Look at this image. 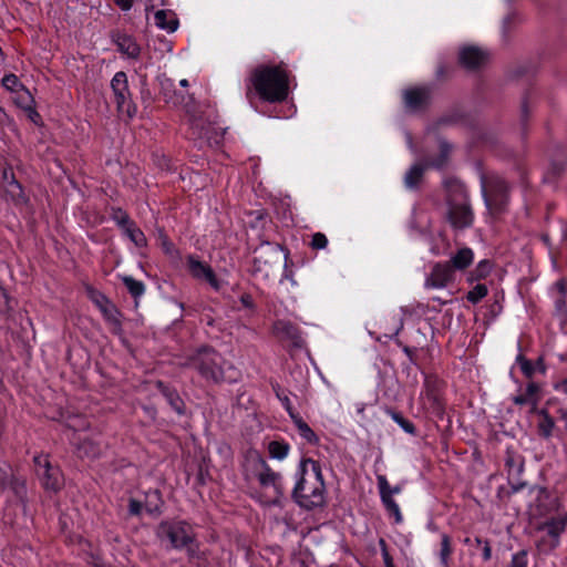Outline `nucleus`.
Returning <instances> with one entry per match:
<instances>
[{
	"mask_svg": "<svg viewBox=\"0 0 567 567\" xmlns=\"http://www.w3.org/2000/svg\"><path fill=\"white\" fill-rule=\"evenodd\" d=\"M290 446L284 441H271L268 444V452L272 458L284 460L289 453Z\"/></svg>",
	"mask_w": 567,
	"mask_h": 567,
	"instance_id": "obj_32",
	"label": "nucleus"
},
{
	"mask_svg": "<svg viewBox=\"0 0 567 567\" xmlns=\"http://www.w3.org/2000/svg\"><path fill=\"white\" fill-rule=\"evenodd\" d=\"M561 239L567 241V224L561 229Z\"/></svg>",
	"mask_w": 567,
	"mask_h": 567,
	"instance_id": "obj_59",
	"label": "nucleus"
},
{
	"mask_svg": "<svg viewBox=\"0 0 567 567\" xmlns=\"http://www.w3.org/2000/svg\"><path fill=\"white\" fill-rule=\"evenodd\" d=\"M256 94L269 103L285 101L289 94V76L286 66L261 64L255 68L247 80L246 97L251 102Z\"/></svg>",
	"mask_w": 567,
	"mask_h": 567,
	"instance_id": "obj_1",
	"label": "nucleus"
},
{
	"mask_svg": "<svg viewBox=\"0 0 567 567\" xmlns=\"http://www.w3.org/2000/svg\"><path fill=\"white\" fill-rule=\"evenodd\" d=\"M455 199L449 197L447 219L454 228H466L473 223V212L467 200L465 188L460 183H455Z\"/></svg>",
	"mask_w": 567,
	"mask_h": 567,
	"instance_id": "obj_5",
	"label": "nucleus"
},
{
	"mask_svg": "<svg viewBox=\"0 0 567 567\" xmlns=\"http://www.w3.org/2000/svg\"><path fill=\"white\" fill-rule=\"evenodd\" d=\"M505 466L507 468L508 476H514L519 475L523 472L524 464L517 454L507 451Z\"/></svg>",
	"mask_w": 567,
	"mask_h": 567,
	"instance_id": "obj_29",
	"label": "nucleus"
},
{
	"mask_svg": "<svg viewBox=\"0 0 567 567\" xmlns=\"http://www.w3.org/2000/svg\"><path fill=\"white\" fill-rule=\"evenodd\" d=\"M455 279V272L450 262H435L426 276L424 287L427 289H444Z\"/></svg>",
	"mask_w": 567,
	"mask_h": 567,
	"instance_id": "obj_12",
	"label": "nucleus"
},
{
	"mask_svg": "<svg viewBox=\"0 0 567 567\" xmlns=\"http://www.w3.org/2000/svg\"><path fill=\"white\" fill-rule=\"evenodd\" d=\"M272 333L277 339L289 342L293 348L305 347L300 329L289 320H276L272 324Z\"/></svg>",
	"mask_w": 567,
	"mask_h": 567,
	"instance_id": "obj_13",
	"label": "nucleus"
},
{
	"mask_svg": "<svg viewBox=\"0 0 567 567\" xmlns=\"http://www.w3.org/2000/svg\"><path fill=\"white\" fill-rule=\"evenodd\" d=\"M7 476H8V475H7V472H2V471L0 470V482H1V484H4V483H6V478H7Z\"/></svg>",
	"mask_w": 567,
	"mask_h": 567,
	"instance_id": "obj_61",
	"label": "nucleus"
},
{
	"mask_svg": "<svg viewBox=\"0 0 567 567\" xmlns=\"http://www.w3.org/2000/svg\"><path fill=\"white\" fill-rule=\"evenodd\" d=\"M260 471L257 474L259 484L262 487H272L275 493L281 495L284 493L282 477L279 473L274 472L264 460H259Z\"/></svg>",
	"mask_w": 567,
	"mask_h": 567,
	"instance_id": "obj_19",
	"label": "nucleus"
},
{
	"mask_svg": "<svg viewBox=\"0 0 567 567\" xmlns=\"http://www.w3.org/2000/svg\"><path fill=\"white\" fill-rule=\"evenodd\" d=\"M117 7H120L123 11H127L133 6V0H113Z\"/></svg>",
	"mask_w": 567,
	"mask_h": 567,
	"instance_id": "obj_52",
	"label": "nucleus"
},
{
	"mask_svg": "<svg viewBox=\"0 0 567 567\" xmlns=\"http://www.w3.org/2000/svg\"><path fill=\"white\" fill-rule=\"evenodd\" d=\"M556 310L563 316H567V305L565 301V297L560 296L555 301Z\"/></svg>",
	"mask_w": 567,
	"mask_h": 567,
	"instance_id": "obj_50",
	"label": "nucleus"
},
{
	"mask_svg": "<svg viewBox=\"0 0 567 567\" xmlns=\"http://www.w3.org/2000/svg\"><path fill=\"white\" fill-rule=\"evenodd\" d=\"M76 452L80 457L94 458L100 455L101 447L93 440L84 437L81 443L76 444Z\"/></svg>",
	"mask_w": 567,
	"mask_h": 567,
	"instance_id": "obj_27",
	"label": "nucleus"
},
{
	"mask_svg": "<svg viewBox=\"0 0 567 567\" xmlns=\"http://www.w3.org/2000/svg\"><path fill=\"white\" fill-rule=\"evenodd\" d=\"M482 193L487 208L494 213H502L508 203V185L501 177H491L482 181Z\"/></svg>",
	"mask_w": 567,
	"mask_h": 567,
	"instance_id": "obj_6",
	"label": "nucleus"
},
{
	"mask_svg": "<svg viewBox=\"0 0 567 567\" xmlns=\"http://www.w3.org/2000/svg\"><path fill=\"white\" fill-rule=\"evenodd\" d=\"M239 301L243 305V307H245L247 309L255 308L254 299H252L251 295H249V293H243L239 298Z\"/></svg>",
	"mask_w": 567,
	"mask_h": 567,
	"instance_id": "obj_49",
	"label": "nucleus"
},
{
	"mask_svg": "<svg viewBox=\"0 0 567 567\" xmlns=\"http://www.w3.org/2000/svg\"><path fill=\"white\" fill-rule=\"evenodd\" d=\"M113 42L117 50L128 59L137 60L140 58L141 47L131 35L116 33L113 35Z\"/></svg>",
	"mask_w": 567,
	"mask_h": 567,
	"instance_id": "obj_21",
	"label": "nucleus"
},
{
	"mask_svg": "<svg viewBox=\"0 0 567 567\" xmlns=\"http://www.w3.org/2000/svg\"><path fill=\"white\" fill-rule=\"evenodd\" d=\"M90 299L100 309L104 319L111 323L115 329L120 330L122 327L121 315L116 307L110 301V299L102 292L90 289Z\"/></svg>",
	"mask_w": 567,
	"mask_h": 567,
	"instance_id": "obj_15",
	"label": "nucleus"
},
{
	"mask_svg": "<svg viewBox=\"0 0 567 567\" xmlns=\"http://www.w3.org/2000/svg\"><path fill=\"white\" fill-rule=\"evenodd\" d=\"M179 85L183 87H186V86H188V81L186 79H183L179 81Z\"/></svg>",
	"mask_w": 567,
	"mask_h": 567,
	"instance_id": "obj_64",
	"label": "nucleus"
},
{
	"mask_svg": "<svg viewBox=\"0 0 567 567\" xmlns=\"http://www.w3.org/2000/svg\"><path fill=\"white\" fill-rule=\"evenodd\" d=\"M122 280H123V284L125 285L126 289L128 290V292L134 298H140L141 296L144 295L145 285L142 281L136 280L131 276H124Z\"/></svg>",
	"mask_w": 567,
	"mask_h": 567,
	"instance_id": "obj_34",
	"label": "nucleus"
},
{
	"mask_svg": "<svg viewBox=\"0 0 567 567\" xmlns=\"http://www.w3.org/2000/svg\"><path fill=\"white\" fill-rule=\"evenodd\" d=\"M16 93H17V97H16L17 104L21 109H23L28 112H32L34 115H38L37 111L33 107L34 100H33L31 93L28 90H25L24 87Z\"/></svg>",
	"mask_w": 567,
	"mask_h": 567,
	"instance_id": "obj_31",
	"label": "nucleus"
},
{
	"mask_svg": "<svg viewBox=\"0 0 567 567\" xmlns=\"http://www.w3.org/2000/svg\"><path fill=\"white\" fill-rule=\"evenodd\" d=\"M11 174H13V173L10 169H8V168L3 169L2 177H3V185L4 186L7 185V182H10Z\"/></svg>",
	"mask_w": 567,
	"mask_h": 567,
	"instance_id": "obj_57",
	"label": "nucleus"
},
{
	"mask_svg": "<svg viewBox=\"0 0 567 567\" xmlns=\"http://www.w3.org/2000/svg\"><path fill=\"white\" fill-rule=\"evenodd\" d=\"M532 493L535 495L529 504L533 515L545 517L564 509L559 506L558 499L550 495L546 488L533 487Z\"/></svg>",
	"mask_w": 567,
	"mask_h": 567,
	"instance_id": "obj_10",
	"label": "nucleus"
},
{
	"mask_svg": "<svg viewBox=\"0 0 567 567\" xmlns=\"http://www.w3.org/2000/svg\"><path fill=\"white\" fill-rule=\"evenodd\" d=\"M7 196L16 204V205H24L28 203V197L24 194V190L21 184L16 179L14 174H11L10 182H7L4 187Z\"/></svg>",
	"mask_w": 567,
	"mask_h": 567,
	"instance_id": "obj_25",
	"label": "nucleus"
},
{
	"mask_svg": "<svg viewBox=\"0 0 567 567\" xmlns=\"http://www.w3.org/2000/svg\"><path fill=\"white\" fill-rule=\"evenodd\" d=\"M326 487L319 462L301 460L297 471V482L292 491L295 502L306 509L322 506L326 501Z\"/></svg>",
	"mask_w": 567,
	"mask_h": 567,
	"instance_id": "obj_2",
	"label": "nucleus"
},
{
	"mask_svg": "<svg viewBox=\"0 0 567 567\" xmlns=\"http://www.w3.org/2000/svg\"><path fill=\"white\" fill-rule=\"evenodd\" d=\"M277 398L280 400L282 406L288 412L289 416L292 417V415L298 414L292 406V403L287 394L277 392Z\"/></svg>",
	"mask_w": 567,
	"mask_h": 567,
	"instance_id": "obj_45",
	"label": "nucleus"
},
{
	"mask_svg": "<svg viewBox=\"0 0 567 567\" xmlns=\"http://www.w3.org/2000/svg\"><path fill=\"white\" fill-rule=\"evenodd\" d=\"M328 245V238L322 233H316L312 235L311 247L313 249H324Z\"/></svg>",
	"mask_w": 567,
	"mask_h": 567,
	"instance_id": "obj_44",
	"label": "nucleus"
},
{
	"mask_svg": "<svg viewBox=\"0 0 567 567\" xmlns=\"http://www.w3.org/2000/svg\"><path fill=\"white\" fill-rule=\"evenodd\" d=\"M474 260V252L468 247H463L458 249L454 255L451 256L450 262L453 271L456 270L463 271L465 270Z\"/></svg>",
	"mask_w": 567,
	"mask_h": 567,
	"instance_id": "obj_23",
	"label": "nucleus"
},
{
	"mask_svg": "<svg viewBox=\"0 0 567 567\" xmlns=\"http://www.w3.org/2000/svg\"><path fill=\"white\" fill-rule=\"evenodd\" d=\"M517 347H518L519 352L516 357V363L519 365V368L525 377L532 378L536 372V368H535L534 363L532 361H529L528 359H526L524 357V354L522 353L520 343H518Z\"/></svg>",
	"mask_w": 567,
	"mask_h": 567,
	"instance_id": "obj_35",
	"label": "nucleus"
},
{
	"mask_svg": "<svg viewBox=\"0 0 567 567\" xmlns=\"http://www.w3.org/2000/svg\"><path fill=\"white\" fill-rule=\"evenodd\" d=\"M560 417L565 421L567 426V408L560 410Z\"/></svg>",
	"mask_w": 567,
	"mask_h": 567,
	"instance_id": "obj_58",
	"label": "nucleus"
},
{
	"mask_svg": "<svg viewBox=\"0 0 567 567\" xmlns=\"http://www.w3.org/2000/svg\"><path fill=\"white\" fill-rule=\"evenodd\" d=\"M539 415H542V420L538 423V431L542 436L547 439L551 436L555 423L546 410H540Z\"/></svg>",
	"mask_w": 567,
	"mask_h": 567,
	"instance_id": "obj_33",
	"label": "nucleus"
},
{
	"mask_svg": "<svg viewBox=\"0 0 567 567\" xmlns=\"http://www.w3.org/2000/svg\"><path fill=\"white\" fill-rule=\"evenodd\" d=\"M567 527V511H557L553 516L539 523L536 529L545 532L549 539V546L555 548L559 545L560 536L565 533Z\"/></svg>",
	"mask_w": 567,
	"mask_h": 567,
	"instance_id": "obj_9",
	"label": "nucleus"
},
{
	"mask_svg": "<svg viewBox=\"0 0 567 567\" xmlns=\"http://www.w3.org/2000/svg\"><path fill=\"white\" fill-rule=\"evenodd\" d=\"M507 567H528V553L527 550H519L512 555L511 561Z\"/></svg>",
	"mask_w": 567,
	"mask_h": 567,
	"instance_id": "obj_39",
	"label": "nucleus"
},
{
	"mask_svg": "<svg viewBox=\"0 0 567 567\" xmlns=\"http://www.w3.org/2000/svg\"><path fill=\"white\" fill-rule=\"evenodd\" d=\"M188 365L196 369L206 380L220 382L225 380V360L212 348L199 349L188 362Z\"/></svg>",
	"mask_w": 567,
	"mask_h": 567,
	"instance_id": "obj_4",
	"label": "nucleus"
},
{
	"mask_svg": "<svg viewBox=\"0 0 567 567\" xmlns=\"http://www.w3.org/2000/svg\"><path fill=\"white\" fill-rule=\"evenodd\" d=\"M187 268L193 278L206 281L215 291L220 290L221 281L217 278L213 268L208 264L200 261L193 255H189L187 257Z\"/></svg>",
	"mask_w": 567,
	"mask_h": 567,
	"instance_id": "obj_14",
	"label": "nucleus"
},
{
	"mask_svg": "<svg viewBox=\"0 0 567 567\" xmlns=\"http://www.w3.org/2000/svg\"><path fill=\"white\" fill-rule=\"evenodd\" d=\"M511 20H512V16H507V17L504 19V21H503V27H504V29H505V28H506V25L511 22Z\"/></svg>",
	"mask_w": 567,
	"mask_h": 567,
	"instance_id": "obj_62",
	"label": "nucleus"
},
{
	"mask_svg": "<svg viewBox=\"0 0 567 567\" xmlns=\"http://www.w3.org/2000/svg\"><path fill=\"white\" fill-rule=\"evenodd\" d=\"M431 97L430 89L426 86L408 89L403 93L405 107L410 111H419L427 105Z\"/></svg>",
	"mask_w": 567,
	"mask_h": 567,
	"instance_id": "obj_18",
	"label": "nucleus"
},
{
	"mask_svg": "<svg viewBox=\"0 0 567 567\" xmlns=\"http://www.w3.org/2000/svg\"><path fill=\"white\" fill-rule=\"evenodd\" d=\"M111 87L115 96L117 109L122 112H126L128 116H133L135 107H132L126 73L123 71L116 72L111 80Z\"/></svg>",
	"mask_w": 567,
	"mask_h": 567,
	"instance_id": "obj_11",
	"label": "nucleus"
},
{
	"mask_svg": "<svg viewBox=\"0 0 567 567\" xmlns=\"http://www.w3.org/2000/svg\"><path fill=\"white\" fill-rule=\"evenodd\" d=\"M539 385L535 382L527 384L524 393L514 396L513 401L517 405L530 404L532 410H535L539 401Z\"/></svg>",
	"mask_w": 567,
	"mask_h": 567,
	"instance_id": "obj_24",
	"label": "nucleus"
},
{
	"mask_svg": "<svg viewBox=\"0 0 567 567\" xmlns=\"http://www.w3.org/2000/svg\"><path fill=\"white\" fill-rule=\"evenodd\" d=\"M112 219L116 223L118 227L122 228V230L127 228L128 225L134 224V221L131 220L128 214L121 208H116L113 210Z\"/></svg>",
	"mask_w": 567,
	"mask_h": 567,
	"instance_id": "obj_38",
	"label": "nucleus"
},
{
	"mask_svg": "<svg viewBox=\"0 0 567 567\" xmlns=\"http://www.w3.org/2000/svg\"><path fill=\"white\" fill-rule=\"evenodd\" d=\"M534 365H535L536 370H538L542 373H545L546 367H545L543 358H538V360L534 363Z\"/></svg>",
	"mask_w": 567,
	"mask_h": 567,
	"instance_id": "obj_55",
	"label": "nucleus"
},
{
	"mask_svg": "<svg viewBox=\"0 0 567 567\" xmlns=\"http://www.w3.org/2000/svg\"><path fill=\"white\" fill-rule=\"evenodd\" d=\"M522 113H523V116H525L527 113V103L525 101L522 104Z\"/></svg>",
	"mask_w": 567,
	"mask_h": 567,
	"instance_id": "obj_63",
	"label": "nucleus"
},
{
	"mask_svg": "<svg viewBox=\"0 0 567 567\" xmlns=\"http://www.w3.org/2000/svg\"><path fill=\"white\" fill-rule=\"evenodd\" d=\"M385 487H386V491L390 493V495H396V494H400L402 492V488L401 486L399 485H395V486H391L388 482V478L385 477Z\"/></svg>",
	"mask_w": 567,
	"mask_h": 567,
	"instance_id": "obj_53",
	"label": "nucleus"
},
{
	"mask_svg": "<svg viewBox=\"0 0 567 567\" xmlns=\"http://www.w3.org/2000/svg\"><path fill=\"white\" fill-rule=\"evenodd\" d=\"M2 85L11 92H18L23 89V85L14 74L4 75L2 79Z\"/></svg>",
	"mask_w": 567,
	"mask_h": 567,
	"instance_id": "obj_41",
	"label": "nucleus"
},
{
	"mask_svg": "<svg viewBox=\"0 0 567 567\" xmlns=\"http://www.w3.org/2000/svg\"><path fill=\"white\" fill-rule=\"evenodd\" d=\"M379 545H380V549H381V556H382V559H383V563H384V566L388 567V566H391V565H394L393 564V559L388 550V546H386V543L383 538H381L379 540Z\"/></svg>",
	"mask_w": 567,
	"mask_h": 567,
	"instance_id": "obj_46",
	"label": "nucleus"
},
{
	"mask_svg": "<svg viewBox=\"0 0 567 567\" xmlns=\"http://www.w3.org/2000/svg\"><path fill=\"white\" fill-rule=\"evenodd\" d=\"M143 505L140 501H136L134 498L130 499L128 503V512L131 515H140L142 513Z\"/></svg>",
	"mask_w": 567,
	"mask_h": 567,
	"instance_id": "obj_48",
	"label": "nucleus"
},
{
	"mask_svg": "<svg viewBox=\"0 0 567 567\" xmlns=\"http://www.w3.org/2000/svg\"><path fill=\"white\" fill-rule=\"evenodd\" d=\"M378 482V489L379 495L382 505L384 506L385 511L390 516H393L395 524H401L403 522V516L400 509L399 504L395 502L393 495H390V493L386 491L385 487V476L384 475H378L377 476Z\"/></svg>",
	"mask_w": 567,
	"mask_h": 567,
	"instance_id": "obj_17",
	"label": "nucleus"
},
{
	"mask_svg": "<svg viewBox=\"0 0 567 567\" xmlns=\"http://www.w3.org/2000/svg\"><path fill=\"white\" fill-rule=\"evenodd\" d=\"M166 398L169 402V404L172 405V408L178 413V414H183L184 413V403L182 401V399L178 396L177 393L175 392H168L166 394Z\"/></svg>",
	"mask_w": 567,
	"mask_h": 567,
	"instance_id": "obj_43",
	"label": "nucleus"
},
{
	"mask_svg": "<svg viewBox=\"0 0 567 567\" xmlns=\"http://www.w3.org/2000/svg\"><path fill=\"white\" fill-rule=\"evenodd\" d=\"M460 63L466 69H476L487 60V53L477 47H465L458 54Z\"/></svg>",
	"mask_w": 567,
	"mask_h": 567,
	"instance_id": "obj_20",
	"label": "nucleus"
},
{
	"mask_svg": "<svg viewBox=\"0 0 567 567\" xmlns=\"http://www.w3.org/2000/svg\"><path fill=\"white\" fill-rule=\"evenodd\" d=\"M161 245L165 254L173 255L175 247L168 237L164 234L161 235Z\"/></svg>",
	"mask_w": 567,
	"mask_h": 567,
	"instance_id": "obj_47",
	"label": "nucleus"
},
{
	"mask_svg": "<svg viewBox=\"0 0 567 567\" xmlns=\"http://www.w3.org/2000/svg\"><path fill=\"white\" fill-rule=\"evenodd\" d=\"M388 414L391 416V419L406 433L414 434L415 433V426L412 422L406 420L402 416L401 413L395 412L393 410H389Z\"/></svg>",
	"mask_w": 567,
	"mask_h": 567,
	"instance_id": "obj_36",
	"label": "nucleus"
},
{
	"mask_svg": "<svg viewBox=\"0 0 567 567\" xmlns=\"http://www.w3.org/2000/svg\"><path fill=\"white\" fill-rule=\"evenodd\" d=\"M556 287L558 289V291L560 292V295L563 297H565L566 292H567V281L566 280H559L557 284H556Z\"/></svg>",
	"mask_w": 567,
	"mask_h": 567,
	"instance_id": "obj_54",
	"label": "nucleus"
},
{
	"mask_svg": "<svg viewBox=\"0 0 567 567\" xmlns=\"http://www.w3.org/2000/svg\"><path fill=\"white\" fill-rule=\"evenodd\" d=\"M156 537L173 549H185L188 558L199 559L200 550L194 527L183 519H167L158 524Z\"/></svg>",
	"mask_w": 567,
	"mask_h": 567,
	"instance_id": "obj_3",
	"label": "nucleus"
},
{
	"mask_svg": "<svg viewBox=\"0 0 567 567\" xmlns=\"http://www.w3.org/2000/svg\"><path fill=\"white\" fill-rule=\"evenodd\" d=\"M556 390L567 394V378L556 385Z\"/></svg>",
	"mask_w": 567,
	"mask_h": 567,
	"instance_id": "obj_56",
	"label": "nucleus"
},
{
	"mask_svg": "<svg viewBox=\"0 0 567 567\" xmlns=\"http://www.w3.org/2000/svg\"><path fill=\"white\" fill-rule=\"evenodd\" d=\"M450 153L451 146L446 142H441L440 155L437 156V158L430 161L426 164H413L404 175V186L411 190L416 189L423 178L425 169L427 167H434L437 169L445 167V165L447 164Z\"/></svg>",
	"mask_w": 567,
	"mask_h": 567,
	"instance_id": "obj_7",
	"label": "nucleus"
},
{
	"mask_svg": "<svg viewBox=\"0 0 567 567\" xmlns=\"http://www.w3.org/2000/svg\"><path fill=\"white\" fill-rule=\"evenodd\" d=\"M463 543L468 546L475 545L474 539H472L471 537H465Z\"/></svg>",
	"mask_w": 567,
	"mask_h": 567,
	"instance_id": "obj_60",
	"label": "nucleus"
},
{
	"mask_svg": "<svg viewBox=\"0 0 567 567\" xmlns=\"http://www.w3.org/2000/svg\"><path fill=\"white\" fill-rule=\"evenodd\" d=\"M125 236L138 248L147 245V239L144 233L134 224L128 225L124 230Z\"/></svg>",
	"mask_w": 567,
	"mask_h": 567,
	"instance_id": "obj_28",
	"label": "nucleus"
},
{
	"mask_svg": "<svg viewBox=\"0 0 567 567\" xmlns=\"http://www.w3.org/2000/svg\"><path fill=\"white\" fill-rule=\"evenodd\" d=\"M189 125L190 137L200 141V146L203 144L213 146L220 143L223 137L221 128L208 118L192 115Z\"/></svg>",
	"mask_w": 567,
	"mask_h": 567,
	"instance_id": "obj_8",
	"label": "nucleus"
},
{
	"mask_svg": "<svg viewBox=\"0 0 567 567\" xmlns=\"http://www.w3.org/2000/svg\"><path fill=\"white\" fill-rule=\"evenodd\" d=\"M487 287L485 285L478 284L467 292L466 299L471 303L475 305L480 302L487 295Z\"/></svg>",
	"mask_w": 567,
	"mask_h": 567,
	"instance_id": "obj_37",
	"label": "nucleus"
},
{
	"mask_svg": "<svg viewBox=\"0 0 567 567\" xmlns=\"http://www.w3.org/2000/svg\"><path fill=\"white\" fill-rule=\"evenodd\" d=\"M492 270V264L489 260H481L474 271L472 272V276L475 279H483L486 278Z\"/></svg>",
	"mask_w": 567,
	"mask_h": 567,
	"instance_id": "obj_40",
	"label": "nucleus"
},
{
	"mask_svg": "<svg viewBox=\"0 0 567 567\" xmlns=\"http://www.w3.org/2000/svg\"><path fill=\"white\" fill-rule=\"evenodd\" d=\"M295 426L298 430L299 435L309 444L316 445L319 443L318 435L312 431V429L303 421V419L299 415H292L291 417Z\"/></svg>",
	"mask_w": 567,
	"mask_h": 567,
	"instance_id": "obj_26",
	"label": "nucleus"
},
{
	"mask_svg": "<svg viewBox=\"0 0 567 567\" xmlns=\"http://www.w3.org/2000/svg\"><path fill=\"white\" fill-rule=\"evenodd\" d=\"M453 553L451 537L447 534L441 535L440 561L443 567H450V558Z\"/></svg>",
	"mask_w": 567,
	"mask_h": 567,
	"instance_id": "obj_30",
	"label": "nucleus"
},
{
	"mask_svg": "<svg viewBox=\"0 0 567 567\" xmlns=\"http://www.w3.org/2000/svg\"><path fill=\"white\" fill-rule=\"evenodd\" d=\"M8 296L4 288L0 285V312L6 311L8 306Z\"/></svg>",
	"mask_w": 567,
	"mask_h": 567,
	"instance_id": "obj_51",
	"label": "nucleus"
},
{
	"mask_svg": "<svg viewBox=\"0 0 567 567\" xmlns=\"http://www.w3.org/2000/svg\"><path fill=\"white\" fill-rule=\"evenodd\" d=\"M475 546H482V557L484 561H488L492 558V546L489 540L482 539L481 537L474 538Z\"/></svg>",
	"mask_w": 567,
	"mask_h": 567,
	"instance_id": "obj_42",
	"label": "nucleus"
},
{
	"mask_svg": "<svg viewBox=\"0 0 567 567\" xmlns=\"http://www.w3.org/2000/svg\"><path fill=\"white\" fill-rule=\"evenodd\" d=\"M34 462L42 467V473H39L42 477V484L45 489L59 491L62 487L63 478L59 468L52 467L47 458L38 456L34 457Z\"/></svg>",
	"mask_w": 567,
	"mask_h": 567,
	"instance_id": "obj_16",
	"label": "nucleus"
},
{
	"mask_svg": "<svg viewBox=\"0 0 567 567\" xmlns=\"http://www.w3.org/2000/svg\"><path fill=\"white\" fill-rule=\"evenodd\" d=\"M154 23L157 28L173 33L178 28V19L171 10H158L154 14Z\"/></svg>",
	"mask_w": 567,
	"mask_h": 567,
	"instance_id": "obj_22",
	"label": "nucleus"
}]
</instances>
